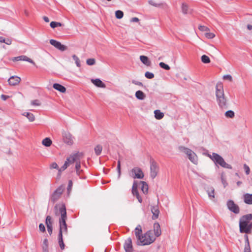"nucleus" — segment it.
Segmentation results:
<instances>
[{
  "instance_id": "nucleus-1",
  "label": "nucleus",
  "mask_w": 252,
  "mask_h": 252,
  "mask_svg": "<svg viewBox=\"0 0 252 252\" xmlns=\"http://www.w3.org/2000/svg\"><path fill=\"white\" fill-rule=\"evenodd\" d=\"M134 233L138 243L141 245H150L153 243L156 239L151 230L147 231L144 235H142L141 234L142 229L140 225H138L135 228Z\"/></svg>"
},
{
  "instance_id": "nucleus-2",
  "label": "nucleus",
  "mask_w": 252,
  "mask_h": 252,
  "mask_svg": "<svg viewBox=\"0 0 252 252\" xmlns=\"http://www.w3.org/2000/svg\"><path fill=\"white\" fill-rule=\"evenodd\" d=\"M55 208L59 209V212H57L56 214L58 213L61 215V217L59 219L60 231L59 235H61V236H63V233L64 234H67L68 231L67 224L66 223L67 216L65 205L63 204L57 205Z\"/></svg>"
},
{
  "instance_id": "nucleus-3",
  "label": "nucleus",
  "mask_w": 252,
  "mask_h": 252,
  "mask_svg": "<svg viewBox=\"0 0 252 252\" xmlns=\"http://www.w3.org/2000/svg\"><path fill=\"white\" fill-rule=\"evenodd\" d=\"M252 215L248 214L240 219L239 228L241 233H250L252 229Z\"/></svg>"
},
{
  "instance_id": "nucleus-4",
  "label": "nucleus",
  "mask_w": 252,
  "mask_h": 252,
  "mask_svg": "<svg viewBox=\"0 0 252 252\" xmlns=\"http://www.w3.org/2000/svg\"><path fill=\"white\" fill-rule=\"evenodd\" d=\"M84 157V154L82 152H77L75 154L70 155L66 160L65 161L63 165L59 170V172L60 173L62 171H64L67 168L70 164L76 162L78 160H80Z\"/></svg>"
},
{
  "instance_id": "nucleus-5",
  "label": "nucleus",
  "mask_w": 252,
  "mask_h": 252,
  "mask_svg": "<svg viewBox=\"0 0 252 252\" xmlns=\"http://www.w3.org/2000/svg\"><path fill=\"white\" fill-rule=\"evenodd\" d=\"M216 95L220 106H225L226 104V99L224 97L223 85L221 83H218L216 85Z\"/></svg>"
},
{
  "instance_id": "nucleus-6",
  "label": "nucleus",
  "mask_w": 252,
  "mask_h": 252,
  "mask_svg": "<svg viewBox=\"0 0 252 252\" xmlns=\"http://www.w3.org/2000/svg\"><path fill=\"white\" fill-rule=\"evenodd\" d=\"M209 158L212 159L216 164H219L222 167L226 168H231V166L226 163L223 158L219 155L216 153H213L212 155H209Z\"/></svg>"
},
{
  "instance_id": "nucleus-7",
  "label": "nucleus",
  "mask_w": 252,
  "mask_h": 252,
  "mask_svg": "<svg viewBox=\"0 0 252 252\" xmlns=\"http://www.w3.org/2000/svg\"><path fill=\"white\" fill-rule=\"evenodd\" d=\"M179 150L181 152L185 153L192 162L194 163L197 162V156L194 152L187 148L182 146L179 147Z\"/></svg>"
},
{
  "instance_id": "nucleus-8",
  "label": "nucleus",
  "mask_w": 252,
  "mask_h": 252,
  "mask_svg": "<svg viewBox=\"0 0 252 252\" xmlns=\"http://www.w3.org/2000/svg\"><path fill=\"white\" fill-rule=\"evenodd\" d=\"M131 176L133 178L143 179L144 177L143 172L141 168L138 167H134L130 171Z\"/></svg>"
},
{
  "instance_id": "nucleus-9",
  "label": "nucleus",
  "mask_w": 252,
  "mask_h": 252,
  "mask_svg": "<svg viewBox=\"0 0 252 252\" xmlns=\"http://www.w3.org/2000/svg\"><path fill=\"white\" fill-rule=\"evenodd\" d=\"M49 42L52 46L61 51H64L67 49L66 46L62 44L60 42L55 39H50Z\"/></svg>"
},
{
  "instance_id": "nucleus-10",
  "label": "nucleus",
  "mask_w": 252,
  "mask_h": 252,
  "mask_svg": "<svg viewBox=\"0 0 252 252\" xmlns=\"http://www.w3.org/2000/svg\"><path fill=\"white\" fill-rule=\"evenodd\" d=\"M159 170V167L158 164L153 161L151 164L150 166V176L151 178L154 179L157 176Z\"/></svg>"
},
{
  "instance_id": "nucleus-11",
  "label": "nucleus",
  "mask_w": 252,
  "mask_h": 252,
  "mask_svg": "<svg viewBox=\"0 0 252 252\" xmlns=\"http://www.w3.org/2000/svg\"><path fill=\"white\" fill-rule=\"evenodd\" d=\"M63 191V189L62 187H60L58 188L53 193L51 200L53 202H55L57 200H58L61 197Z\"/></svg>"
},
{
  "instance_id": "nucleus-12",
  "label": "nucleus",
  "mask_w": 252,
  "mask_h": 252,
  "mask_svg": "<svg viewBox=\"0 0 252 252\" xmlns=\"http://www.w3.org/2000/svg\"><path fill=\"white\" fill-rule=\"evenodd\" d=\"M228 209L233 213L238 214L239 212V208L238 206L235 204L234 201L231 200L228 201L227 203Z\"/></svg>"
},
{
  "instance_id": "nucleus-13",
  "label": "nucleus",
  "mask_w": 252,
  "mask_h": 252,
  "mask_svg": "<svg viewBox=\"0 0 252 252\" xmlns=\"http://www.w3.org/2000/svg\"><path fill=\"white\" fill-rule=\"evenodd\" d=\"M20 81L21 78L17 76H12L8 80L9 84L11 86L17 85Z\"/></svg>"
},
{
  "instance_id": "nucleus-14",
  "label": "nucleus",
  "mask_w": 252,
  "mask_h": 252,
  "mask_svg": "<svg viewBox=\"0 0 252 252\" xmlns=\"http://www.w3.org/2000/svg\"><path fill=\"white\" fill-rule=\"evenodd\" d=\"M63 138L64 141L68 145H71L73 143V137L69 132H64L63 134Z\"/></svg>"
},
{
  "instance_id": "nucleus-15",
  "label": "nucleus",
  "mask_w": 252,
  "mask_h": 252,
  "mask_svg": "<svg viewBox=\"0 0 252 252\" xmlns=\"http://www.w3.org/2000/svg\"><path fill=\"white\" fill-rule=\"evenodd\" d=\"M124 249L126 252H131L132 251V241L131 238H128L125 242Z\"/></svg>"
},
{
  "instance_id": "nucleus-16",
  "label": "nucleus",
  "mask_w": 252,
  "mask_h": 252,
  "mask_svg": "<svg viewBox=\"0 0 252 252\" xmlns=\"http://www.w3.org/2000/svg\"><path fill=\"white\" fill-rule=\"evenodd\" d=\"M13 61H27V62H28L33 64H35V63L31 59H30L29 58H28L27 56H18V57H15L13 59Z\"/></svg>"
},
{
  "instance_id": "nucleus-17",
  "label": "nucleus",
  "mask_w": 252,
  "mask_h": 252,
  "mask_svg": "<svg viewBox=\"0 0 252 252\" xmlns=\"http://www.w3.org/2000/svg\"><path fill=\"white\" fill-rule=\"evenodd\" d=\"M154 231L155 233V235H154L155 238L156 237H158L161 235V231L160 230V227L159 224L158 223H155L154 224Z\"/></svg>"
},
{
  "instance_id": "nucleus-18",
  "label": "nucleus",
  "mask_w": 252,
  "mask_h": 252,
  "mask_svg": "<svg viewBox=\"0 0 252 252\" xmlns=\"http://www.w3.org/2000/svg\"><path fill=\"white\" fill-rule=\"evenodd\" d=\"M91 82L95 86H96L98 87L102 88H104L106 87L105 84L99 79H91Z\"/></svg>"
},
{
  "instance_id": "nucleus-19",
  "label": "nucleus",
  "mask_w": 252,
  "mask_h": 252,
  "mask_svg": "<svg viewBox=\"0 0 252 252\" xmlns=\"http://www.w3.org/2000/svg\"><path fill=\"white\" fill-rule=\"evenodd\" d=\"M53 87L55 90L60 92L62 93H64L66 92V88L62 85L58 83H55L53 85Z\"/></svg>"
},
{
  "instance_id": "nucleus-20",
  "label": "nucleus",
  "mask_w": 252,
  "mask_h": 252,
  "mask_svg": "<svg viewBox=\"0 0 252 252\" xmlns=\"http://www.w3.org/2000/svg\"><path fill=\"white\" fill-rule=\"evenodd\" d=\"M245 203L252 204V194L246 193L243 196Z\"/></svg>"
},
{
  "instance_id": "nucleus-21",
  "label": "nucleus",
  "mask_w": 252,
  "mask_h": 252,
  "mask_svg": "<svg viewBox=\"0 0 252 252\" xmlns=\"http://www.w3.org/2000/svg\"><path fill=\"white\" fill-rule=\"evenodd\" d=\"M140 59L141 62L146 65L150 66L151 65V62L147 56H140Z\"/></svg>"
},
{
  "instance_id": "nucleus-22",
  "label": "nucleus",
  "mask_w": 252,
  "mask_h": 252,
  "mask_svg": "<svg viewBox=\"0 0 252 252\" xmlns=\"http://www.w3.org/2000/svg\"><path fill=\"white\" fill-rule=\"evenodd\" d=\"M155 117L157 120H160L164 117V114L159 110H156L154 111Z\"/></svg>"
},
{
  "instance_id": "nucleus-23",
  "label": "nucleus",
  "mask_w": 252,
  "mask_h": 252,
  "mask_svg": "<svg viewBox=\"0 0 252 252\" xmlns=\"http://www.w3.org/2000/svg\"><path fill=\"white\" fill-rule=\"evenodd\" d=\"M135 96L138 99L143 100L145 98L146 95L142 91H137L135 93Z\"/></svg>"
},
{
  "instance_id": "nucleus-24",
  "label": "nucleus",
  "mask_w": 252,
  "mask_h": 252,
  "mask_svg": "<svg viewBox=\"0 0 252 252\" xmlns=\"http://www.w3.org/2000/svg\"><path fill=\"white\" fill-rule=\"evenodd\" d=\"M140 184H142L141 190L143 193L147 194L148 191V186L147 184L144 181H141Z\"/></svg>"
},
{
  "instance_id": "nucleus-25",
  "label": "nucleus",
  "mask_w": 252,
  "mask_h": 252,
  "mask_svg": "<svg viewBox=\"0 0 252 252\" xmlns=\"http://www.w3.org/2000/svg\"><path fill=\"white\" fill-rule=\"evenodd\" d=\"M152 212L153 214L152 218L155 220L158 218L159 214V210L156 207H153L151 209Z\"/></svg>"
},
{
  "instance_id": "nucleus-26",
  "label": "nucleus",
  "mask_w": 252,
  "mask_h": 252,
  "mask_svg": "<svg viewBox=\"0 0 252 252\" xmlns=\"http://www.w3.org/2000/svg\"><path fill=\"white\" fill-rule=\"evenodd\" d=\"M23 115L26 116L30 122H33L35 120V117L34 115L31 113L25 112Z\"/></svg>"
},
{
  "instance_id": "nucleus-27",
  "label": "nucleus",
  "mask_w": 252,
  "mask_h": 252,
  "mask_svg": "<svg viewBox=\"0 0 252 252\" xmlns=\"http://www.w3.org/2000/svg\"><path fill=\"white\" fill-rule=\"evenodd\" d=\"M52 143V140L48 137L44 138L42 141V144L46 147L50 146Z\"/></svg>"
},
{
  "instance_id": "nucleus-28",
  "label": "nucleus",
  "mask_w": 252,
  "mask_h": 252,
  "mask_svg": "<svg viewBox=\"0 0 252 252\" xmlns=\"http://www.w3.org/2000/svg\"><path fill=\"white\" fill-rule=\"evenodd\" d=\"M132 193L133 195L136 196L138 195L139 193L137 190V184L134 182L133 184L132 187Z\"/></svg>"
},
{
  "instance_id": "nucleus-29",
  "label": "nucleus",
  "mask_w": 252,
  "mask_h": 252,
  "mask_svg": "<svg viewBox=\"0 0 252 252\" xmlns=\"http://www.w3.org/2000/svg\"><path fill=\"white\" fill-rule=\"evenodd\" d=\"M207 192L209 196L210 197L211 199H214L215 198L214 195V189L213 188H210L207 190Z\"/></svg>"
},
{
  "instance_id": "nucleus-30",
  "label": "nucleus",
  "mask_w": 252,
  "mask_h": 252,
  "mask_svg": "<svg viewBox=\"0 0 252 252\" xmlns=\"http://www.w3.org/2000/svg\"><path fill=\"white\" fill-rule=\"evenodd\" d=\"M59 244L62 250H63L64 248V245L63 242V236L61 235H58Z\"/></svg>"
},
{
  "instance_id": "nucleus-31",
  "label": "nucleus",
  "mask_w": 252,
  "mask_h": 252,
  "mask_svg": "<svg viewBox=\"0 0 252 252\" xmlns=\"http://www.w3.org/2000/svg\"><path fill=\"white\" fill-rule=\"evenodd\" d=\"M102 147L100 145H98L94 148V152L96 155H99L102 151Z\"/></svg>"
},
{
  "instance_id": "nucleus-32",
  "label": "nucleus",
  "mask_w": 252,
  "mask_h": 252,
  "mask_svg": "<svg viewBox=\"0 0 252 252\" xmlns=\"http://www.w3.org/2000/svg\"><path fill=\"white\" fill-rule=\"evenodd\" d=\"M46 225L47 227L52 226V218L50 216H47L46 219Z\"/></svg>"
},
{
  "instance_id": "nucleus-33",
  "label": "nucleus",
  "mask_w": 252,
  "mask_h": 252,
  "mask_svg": "<svg viewBox=\"0 0 252 252\" xmlns=\"http://www.w3.org/2000/svg\"><path fill=\"white\" fill-rule=\"evenodd\" d=\"M201 61L204 63H208L211 62L210 58L205 55L201 56Z\"/></svg>"
},
{
  "instance_id": "nucleus-34",
  "label": "nucleus",
  "mask_w": 252,
  "mask_h": 252,
  "mask_svg": "<svg viewBox=\"0 0 252 252\" xmlns=\"http://www.w3.org/2000/svg\"><path fill=\"white\" fill-rule=\"evenodd\" d=\"M50 25L52 28L54 29L57 27H61L62 24L60 22L52 21L50 23Z\"/></svg>"
},
{
  "instance_id": "nucleus-35",
  "label": "nucleus",
  "mask_w": 252,
  "mask_h": 252,
  "mask_svg": "<svg viewBox=\"0 0 252 252\" xmlns=\"http://www.w3.org/2000/svg\"><path fill=\"white\" fill-rule=\"evenodd\" d=\"M124 13L121 10H117L115 12V16L117 19H121L123 17Z\"/></svg>"
},
{
  "instance_id": "nucleus-36",
  "label": "nucleus",
  "mask_w": 252,
  "mask_h": 252,
  "mask_svg": "<svg viewBox=\"0 0 252 252\" xmlns=\"http://www.w3.org/2000/svg\"><path fill=\"white\" fill-rule=\"evenodd\" d=\"M234 115V112L232 110L227 111L225 113V116L227 118H233Z\"/></svg>"
},
{
  "instance_id": "nucleus-37",
  "label": "nucleus",
  "mask_w": 252,
  "mask_h": 252,
  "mask_svg": "<svg viewBox=\"0 0 252 252\" xmlns=\"http://www.w3.org/2000/svg\"><path fill=\"white\" fill-rule=\"evenodd\" d=\"M31 103L32 105L35 106H39L41 105V102L38 99L33 100L31 102Z\"/></svg>"
},
{
  "instance_id": "nucleus-38",
  "label": "nucleus",
  "mask_w": 252,
  "mask_h": 252,
  "mask_svg": "<svg viewBox=\"0 0 252 252\" xmlns=\"http://www.w3.org/2000/svg\"><path fill=\"white\" fill-rule=\"evenodd\" d=\"M159 65L160 67H161L165 70H168L170 69V67L168 65L165 64V63H164L163 62H160L159 63Z\"/></svg>"
},
{
  "instance_id": "nucleus-39",
  "label": "nucleus",
  "mask_w": 252,
  "mask_h": 252,
  "mask_svg": "<svg viewBox=\"0 0 252 252\" xmlns=\"http://www.w3.org/2000/svg\"><path fill=\"white\" fill-rule=\"evenodd\" d=\"M72 58L75 61L76 65L78 67L80 66V61L78 57L74 55L72 56Z\"/></svg>"
},
{
  "instance_id": "nucleus-40",
  "label": "nucleus",
  "mask_w": 252,
  "mask_h": 252,
  "mask_svg": "<svg viewBox=\"0 0 252 252\" xmlns=\"http://www.w3.org/2000/svg\"><path fill=\"white\" fill-rule=\"evenodd\" d=\"M206 37L209 39H212L215 37V34L213 32H207L205 33Z\"/></svg>"
},
{
  "instance_id": "nucleus-41",
  "label": "nucleus",
  "mask_w": 252,
  "mask_h": 252,
  "mask_svg": "<svg viewBox=\"0 0 252 252\" xmlns=\"http://www.w3.org/2000/svg\"><path fill=\"white\" fill-rule=\"evenodd\" d=\"M86 63L88 65H92L95 63V60L93 58L89 59L87 60Z\"/></svg>"
},
{
  "instance_id": "nucleus-42",
  "label": "nucleus",
  "mask_w": 252,
  "mask_h": 252,
  "mask_svg": "<svg viewBox=\"0 0 252 252\" xmlns=\"http://www.w3.org/2000/svg\"><path fill=\"white\" fill-rule=\"evenodd\" d=\"M145 76L148 79H152L154 77V74L153 73L150 72L149 71H147L145 73Z\"/></svg>"
},
{
  "instance_id": "nucleus-43",
  "label": "nucleus",
  "mask_w": 252,
  "mask_h": 252,
  "mask_svg": "<svg viewBox=\"0 0 252 252\" xmlns=\"http://www.w3.org/2000/svg\"><path fill=\"white\" fill-rule=\"evenodd\" d=\"M182 12L184 14H187L188 10V6L187 4L183 3L182 6Z\"/></svg>"
},
{
  "instance_id": "nucleus-44",
  "label": "nucleus",
  "mask_w": 252,
  "mask_h": 252,
  "mask_svg": "<svg viewBox=\"0 0 252 252\" xmlns=\"http://www.w3.org/2000/svg\"><path fill=\"white\" fill-rule=\"evenodd\" d=\"M80 160H78V161H77L75 162L76 163V165H75L76 170L77 173L78 174H79V170L81 167Z\"/></svg>"
},
{
  "instance_id": "nucleus-45",
  "label": "nucleus",
  "mask_w": 252,
  "mask_h": 252,
  "mask_svg": "<svg viewBox=\"0 0 252 252\" xmlns=\"http://www.w3.org/2000/svg\"><path fill=\"white\" fill-rule=\"evenodd\" d=\"M223 79L224 80H228L230 82H232L233 80L232 76L229 74L224 75L223 76Z\"/></svg>"
},
{
  "instance_id": "nucleus-46",
  "label": "nucleus",
  "mask_w": 252,
  "mask_h": 252,
  "mask_svg": "<svg viewBox=\"0 0 252 252\" xmlns=\"http://www.w3.org/2000/svg\"><path fill=\"white\" fill-rule=\"evenodd\" d=\"M244 169L247 175H249L250 172V169L249 167L246 164L244 165Z\"/></svg>"
},
{
  "instance_id": "nucleus-47",
  "label": "nucleus",
  "mask_w": 252,
  "mask_h": 252,
  "mask_svg": "<svg viewBox=\"0 0 252 252\" xmlns=\"http://www.w3.org/2000/svg\"><path fill=\"white\" fill-rule=\"evenodd\" d=\"M117 170H118V173H119V176H120V175H121V162H120V160H119L118 161Z\"/></svg>"
},
{
  "instance_id": "nucleus-48",
  "label": "nucleus",
  "mask_w": 252,
  "mask_h": 252,
  "mask_svg": "<svg viewBox=\"0 0 252 252\" xmlns=\"http://www.w3.org/2000/svg\"><path fill=\"white\" fill-rule=\"evenodd\" d=\"M40 230L43 232L45 231V228L43 224L40 223L39 225Z\"/></svg>"
},
{
  "instance_id": "nucleus-49",
  "label": "nucleus",
  "mask_w": 252,
  "mask_h": 252,
  "mask_svg": "<svg viewBox=\"0 0 252 252\" xmlns=\"http://www.w3.org/2000/svg\"><path fill=\"white\" fill-rule=\"evenodd\" d=\"M58 164L56 162H53L50 165V168L53 169L58 168Z\"/></svg>"
},
{
  "instance_id": "nucleus-50",
  "label": "nucleus",
  "mask_w": 252,
  "mask_h": 252,
  "mask_svg": "<svg viewBox=\"0 0 252 252\" xmlns=\"http://www.w3.org/2000/svg\"><path fill=\"white\" fill-rule=\"evenodd\" d=\"M0 97L3 100H6L7 98H9L10 96L4 94H1Z\"/></svg>"
},
{
  "instance_id": "nucleus-51",
  "label": "nucleus",
  "mask_w": 252,
  "mask_h": 252,
  "mask_svg": "<svg viewBox=\"0 0 252 252\" xmlns=\"http://www.w3.org/2000/svg\"><path fill=\"white\" fill-rule=\"evenodd\" d=\"M221 182L223 185H224V187H225L227 185L226 181V180L223 178V176H221Z\"/></svg>"
},
{
  "instance_id": "nucleus-52",
  "label": "nucleus",
  "mask_w": 252,
  "mask_h": 252,
  "mask_svg": "<svg viewBox=\"0 0 252 252\" xmlns=\"http://www.w3.org/2000/svg\"><path fill=\"white\" fill-rule=\"evenodd\" d=\"M47 227V230L49 234L51 235L52 233V226H49Z\"/></svg>"
},
{
  "instance_id": "nucleus-53",
  "label": "nucleus",
  "mask_w": 252,
  "mask_h": 252,
  "mask_svg": "<svg viewBox=\"0 0 252 252\" xmlns=\"http://www.w3.org/2000/svg\"><path fill=\"white\" fill-rule=\"evenodd\" d=\"M130 21L131 22H138L139 21V19L137 17H134L130 20Z\"/></svg>"
},
{
  "instance_id": "nucleus-54",
  "label": "nucleus",
  "mask_w": 252,
  "mask_h": 252,
  "mask_svg": "<svg viewBox=\"0 0 252 252\" xmlns=\"http://www.w3.org/2000/svg\"><path fill=\"white\" fill-rule=\"evenodd\" d=\"M4 43L7 45H10L12 43V40L10 39H5Z\"/></svg>"
},
{
  "instance_id": "nucleus-55",
  "label": "nucleus",
  "mask_w": 252,
  "mask_h": 252,
  "mask_svg": "<svg viewBox=\"0 0 252 252\" xmlns=\"http://www.w3.org/2000/svg\"><path fill=\"white\" fill-rule=\"evenodd\" d=\"M251 252V250H250V246L248 245L247 247H245V250H244V252Z\"/></svg>"
},
{
  "instance_id": "nucleus-56",
  "label": "nucleus",
  "mask_w": 252,
  "mask_h": 252,
  "mask_svg": "<svg viewBox=\"0 0 252 252\" xmlns=\"http://www.w3.org/2000/svg\"><path fill=\"white\" fill-rule=\"evenodd\" d=\"M136 197L137 199H138V201L140 203H142V198L140 197L139 194H138V195H136Z\"/></svg>"
},
{
  "instance_id": "nucleus-57",
  "label": "nucleus",
  "mask_w": 252,
  "mask_h": 252,
  "mask_svg": "<svg viewBox=\"0 0 252 252\" xmlns=\"http://www.w3.org/2000/svg\"><path fill=\"white\" fill-rule=\"evenodd\" d=\"M199 29L200 30L208 31V28L205 26H200Z\"/></svg>"
},
{
  "instance_id": "nucleus-58",
  "label": "nucleus",
  "mask_w": 252,
  "mask_h": 252,
  "mask_svg": "<svg viewBox=\"0 0 252 252\" xmlns=\"http://www.w3.org/2000/svg\"><path fill=\"white\" fill-rule=\"evenodd\" d=\"M132 83L136 84V85H139V86H142V83L140 82H136L135 81H132Z\"/></svg>"
},
{
  "instance_id": "nucleus-59",
  "label": "nucleus",
  "mask_w": 252,
  "mask_h": 252,
  "mask_svg": "<svg viewBox=\"0 0 252 252\" xmlns=\"http://www.w3.org/2000/svg\"><path fill=\"white\" fill-rule=\"evenodd\" d=\"M43 20H44V21L45 22H49V19L48 18V17H46V16H44L43 17Z\"/></svg>"
},
{
  "instance_id": "nucleus-60",
  "label": "nucleus",
  "mask_w": 252,
  "mask_h": 252,
  "mask_svg": "<svg viewBox=\"0 0 252 252\" xmlns=\"http://www.w3.org/2000/svg\"><path fill=\"white\" fill-rule=\"evenodd\" d=\"M5 41V39L4 37H3L2 36H0V42L4 43Z\"/></svg>"
},
{
  "instance_id": "nucleus-61",
  "label": "nucleus",
  "mask_w": 252,
  "mask_h": 252,
  "mask_svg": "<svg viewBox=\"0 0 252 252\" xmlns=\"http://www.w3.org/2000/svg\"><path fill=\"white\" fill-rule=\"evenodd\" d=\"M72 182L71 180H70L69 181V183H68V189H70L71 187H72Z\"/></svg>"
},
{
  "instance_id": "nucleus-62",
  "label": "nucleus",
  "mask_w": 252,
  "mask_h": 252,
  "mask_svg": "<svg viewBox=\"0 0 252 252\" xmlns=\"http://www.w3.org/2000/svg\"><path fill=\"white\" fill-rule=\"evenodd\" d=\"M43 244L46 246L47 247L48 246V240L47 239H45L43 241Z\"/></svg>"
},
{
  "instance_id": "nucleus-63",
  "label": "nucleus",
  "mask_w": 252,
  "mask_h": 252,
  "mask_svg": "<svg viewBox=\"0 0 252 252\" xmlns=\"http://www.w3.org/2000/svg\"><path fill=\"white\" fill-rule=\"evenodd\" d=\"M247 28L249 30H251L252 29V26L251 25H248L247 26Z\"/></svg>"
},
{
  "instance_id": "nucleus-64",
  "label": "nucleus",
  "mask_w": 252,
  "mask_h": 252,
  "mask_svg": "<svg viewBox=\"0 0 252 252\" xmlns=\"http://www.w3.org/2000/svg\"><path fill=\"white\" fill-rule=\"evenodd\" d=\"M25 14H26L27 16H28L29 13H28V12L27 10H25Z\"/></svg>"
}]
</instances>
